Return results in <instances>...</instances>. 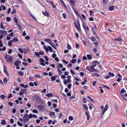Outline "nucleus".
<instances>
[{
	"mask_svg": "<svg viewBox=\"0 0 127 127\" xmlns=\"http://www.w3.org/2000/svg\"><path fill=\"white\" fill-rule=\"evenodd\" d=\"M71 3L70 5L72 6H74L75 5V0H70Z\"/></svg>",
	"mask_w": 127,
	"mask_h": 127,
	"instance_id": "8",
	"label": "nucleus"
},
{
	"mask_svg": "<svg viewBox=\"0 0 127 127\" xmlns=\"http://www.w3.org/2000/svg\"><path fill=\"white\" fill-rule=\"evenodd\" d=\"M108 0H104L103 2L104 3L106 4L108 2Z\"/></svg>",
	"mask_w": 127,
	"mask_h": 127,
	"instance_id": "53",
	"label": "nucleus"
},
{
	"mask_svg": "<svg viewBox=\"0 0 127 127\" xmlns=\"http://www.w3.org/2000/svg\"><path fill=\"white\" fill-rule=\"evenodd\" d=\"M126 91L123 88L121 90V91H120V93H124V92H126Z\"/></svg>",
	"mask_w": 127,
	"mask_h": 127,
	"instance_id": "29",
	"label": "nucleus"
},
{
	"mask_svg": "<svg viewBox=\"0 0 127 127\" xmlns=\"http://www.w3.org/2000/svg\"><path fill=\"white\" fill-rule=\"evenodd\" d=\"M13 40V41H14L15 42H17L18 41V39L15 38H13V40Z\"/></svg>",
	"mask_w": 127,
	"mask_h": 127,
	"instance_id": "61",
	"label": "nucleus"
},
{
	"mask_svg": "<svg viewBox=\"0 0 127 127\" xmlns=\"http://www.w3.org/2000/svg\"><path fill=\"white\" fill-rule=\"evenodd\" d=\"M17 124L19 126H22L23 125L19 122H18L17 123Z\"/></svg>",
	"mask_w": 127,
	"mask_h": 127,
	"instance_id": "64",
	"label": "nucleus"
},
{
	"mask_svg": "<svg viewBox=\"0 0 127 127\" xmlns=\"http://www.w3.org/2000/svg\"><path fill=\"white\" fill-rule=\"evenodd\" d=\"M28 89H23L21 90L19 93V95H23V94H26L27 93Z\"/></svg>",
	"mask_w": 127,
	"mask_h": 127,
	"instance_id": "3",
	"label": "nucleus"
},
{
	"mask_svg": "<svg viewBox=\"0 0 127 127\" xmlns=\"http://www.w3.org/2000/svg\"><path fill=\"white\" fill-rule=\"evenodd\" d=\"M68 119L71 121L73 120V117L72 116H70L68 117Z\"/></svg>",
	"mask_w": 127,
	"mask_h": 127,
	"instance_id": "33",
	"label": "nucleus"
},
{
	"mask_svg": "<svg viewBox=\"0 0 127 127\" xmlns=\"http://www.w3.org/2000/svg\"><path fill=\"white\" fill-rule=\"evenodd\" d=\"M44 41L47 43H49L50 44H51L52 40L50 39L45 38L44 40Z\"/></svg>",
	"mask_w": 127,
	"mask_h": 127,
	"instance_id": "6",
	"label": "nucleus"
},
{
	"mask_svg": "<svg viewBox=\"0 0 127 127\" xmlns=\"http://www.w3.org/2000/svg\"><path fill=\"white\" fill-rule=\"evenodd\" d=\"M88 105L89 106V108L90 110H91L92 109V105L91 104H88Z\"/></svg>",
	"mask_w": 127,
	"mask_h": 127,
	"instance_id": "56",
	"label": "nucleus"
},
{
	"mask_svg": "<svg viewBox=\"0 0 127 127\" xmlns=\"http://www.w3.org/2000/svg\"><path fill=\"white\" fill-rule=\"evenodd\" d=\"M108 107V105L107 104H106L105 105L104 108L103 109V111H106Z\"/></svg>",
	"mask_w": 127,
	"mask_h": 127,
	"instance_id": "20",
	"label": "nucleus"
},
{
	"mask_svg": "<svg viewBox=\"0 0 127 127\" xmlns=\"http://www.w3.org/2000/svg\"><path fill=\"white\" fill-rule=\"evenodd\" d=\"M63 17L64 19H66V15L65 13H63Z\"/></svg>",
	"mask_w": 127,
	"mask_h": 127,
	"instance_id": "59",
	"label": "nucleus"
},
{
	"mask_svg": "<svg viewBox=\"0 0 127 127\" xmlns=\"http://www.w3.org/2000/svg\"><path fill=\"white\" fill-rule=\"evenodd\" d=\"M14 64L16 66H18L19 65V62L17 61H16L15 62Z\"/></svg>",
	"mask_w": 127,
	"mask_h": 127,
	"instance_id": "21",
	"label": "nucleus"
},
{
	"mask_svg": "<svg viewBox=\"0 0 127 127\" xmlns=\"http://www.w3.org/2000/svg\"><path fill=\"white\" fill-rule=\"evenodd\" d=\"M42 12L44 15L47 16H49V14L46 11H45V12H44L43 11H42Z\"/></svg>",
	"mask_w": 127,
	"mask_h": 127,
	"instance_id": "9",
	"label": "nucleus"
},
{
	"mask_svg": "<svg viewBox=\"0 0 127 127\" xmlns=\"http://www.w3.org/2000/svg\"><path fill=\"white\" fill-rule=\"evenodd\" d=\"M18 51L21 53H23L24 52L23 50L21 48H19Z\"/></svg>",
	"mask_w": 127,
	"mask_h": 127,
	"instance_id": "35",
	"label": "nucleus"
},
{
	"mask_svg": "<svg viewBox=\"0 0 127 127\" xmlns=\"http://www.w3.org/2000/svg\"><path fill=\"white\" fill-rule=\"evenodd\" d=\"M38 108L40 110L42 111L44 109V107L43 105H39L38 106Z\"/></svg>",
	"mask_w": 127,
	"mask_h": 127,
	"instance_id": "5",
	"label": "nucleus"
},
{
	"mask_svg": "<svg viewBox=\"0 0 127 127\" xmlns=\"http://www.w3.org/2000/svg\"><path fill=\"white\" fill-rule=\"evenodd\" d=\"M9 36H10V34H9L7 36V37H6V38L8 40H10V37Z\"/></svg>",
	"mask_w": 127,
	"mask_h": 127,
	"instance_id": "43",
	"label": "nucleus"
},
{
	"mask_svg": "<svg viewBox=\"0 0 127 127\" xmlns=\"http://www.w3.org/2000/svg\"><path fill=\"white\" fill-rule=\"evenodd\" d=\"M1 124L2 125H4L6 124V121L4 120H2L1 121Z\"/></svg>",
	"mask_w": 127,
	"mask_h": 127,
	"instance_id": "28",
	"label": "nucleus"
},
{
	"mask_svg": "<svg viewBox=\"0 0 127 127\" xmlns=\"http://www.w3.org/2000/svg\"><path fill=\"white\" fill-rule=\"evenodd\" d=\"M57 69L60 75H61L62 73V71L59 68V67H58Z\"/></svg>",
	"mask_w": 127,
	"mask_h": 127,
	"instance_id": "26",
	"label": "nucleus"
},
{
	"mask_svg": "<svg viewBox=\"0 0 127 127\" xmlns=\"http://www.w3.org/2000/svg\"><path fill=\"white\" fill-rule=\"evenodd\" d=\"M114 6H110L109 8V10L112 11L114 9Z\"/></svg>",
	"mask_w": 127,
	"mask_h": 127,
	"instance_id": "13",
	"label": "nucleus"
},
{
	"mask_svg": "<svg viewBox=\"0 0 127 127\" xmlns=\"http://www.w3.org/2000/svg\"><path fill=\"white\" fill-rule=\"evenodd\" d=\"M43 48L45 49L46 51L47 52L49 51V48L47 47L46 46L44 45L43 46Z\"/></svg>",
	"mask_w": 127,
	"mask_h": 127,
	"instance_id": "12",
	"label": "nucleus"
},
{
	"mask_svg": "<svg viewBox=\"0 0 127 127\" xmlns=\"http://www.w3.org/2000/svg\"><path fill=\"white\" fill-rule=\"evenodd\" d=\"M29 85L31 87H33L34 86V84L32 82H30L29 83Z\"/></svg>",
	"mask_w": 127,
	"mask_h": 127,
	"instance_id": "50",
	"label": "nucleus"
},
{
	"mask_svg": "<svg viewBox=\"0 0 127 127\" xmlns=\"http://www.w3.org/2000/svg\"><path fill=\"white\" fill-rule=\"evenodd\" d=\"M87 57L90 60L91 59H92V57L91 56L89 55L88 54L87 55Z\"/></svg>",
	"mask_w": 127,
	"mask_h": 127,
	"instance_id": "44",
	"label": "nucleus"
},
{
	"mask_svg": "<svg viewBox=\"0 0 127 127\" xmlns=\"http://www.w3.org/2000/svg\"><path fill=\"white\" fill-rule=\"evenodd\" d=\"M114 40L115 41L119 42L121 40V38L120 37H119L118 38H115Z\"/></svg>",
	"mask_w": 127,
	"mask_h": 127,
	"instance_id": "16",
	"label": "nucleus"
},
{
	"mask_svg": "<svg viewBox=\"0 0 127 127\" xmlns=\"http://www.w3.org/2000/svg\"><path fill=\"white\" fill-rule=\"evenodd\" d=\"M47 47H48L49 49V51L50 52H52L53 51V50L52 48L50 46H47Z\"/></svg>",
	"mask_w": 127,
	"mask_h": 127,
	"instance_id": "24",
	"label": "nucleus"
},
{
	"mask_svg": "<svg viewBox=\"0 0 127 127\" xmlns=\"http://www.w3.org/2000/svg\"><path fill=\"white\" fill-rule=\"evenodd\" d=\"M28 114H27L25 115H24L23 118V120L25 123H26L28 122L29 121V118H28L27 117H28Z\"/></svg>",
	"mask_w": 127,
	"mask_h": 127,
	"instance_id": "2",
	"label": "nucleus"
},
{
	"mask_svg": "<svg viewBox=\"0 0 127 127\" xmlns=\"http://www.w3.org/2000/svg\"><path fill=\"white\" fill-rule=\"evenodd\" d=\"M39 61L40 62L43 63L44 62V60L42 58H41L40 59Z\"/></svg>",
	"mask_w": 127,
	"mask_h": 127,
	"instance_id": "62",
	"label": "nucleus"
},
{
	"mask_svg": "<svg viewBox=\"0 0 127 127\" xmlns=\"http://www.w3.org/2000/svg\"><path fill=\"white\" fill-rule=\"evenodd\" d=\"M14 21L16 23H17L18 22V19L16 17H14Z\"/></svg>",
	"mask_w": 127,
	"mask_h": 127,
	"instance_id": "52",
	"label": "nucleus"
},
{
	"mask_svg": "<svg viewBox=\"0 0 127 127\" xmlns=\"http://www.w3.org/2000/svg\"><path fill=\"white\" fill-rule=\"evenodd\" d=\"M96 29H95L94 28H92V30L93 32V34H95L96 32L95 31V30Z\"/></svg>",
	"mask_w": 127,
	"mask_h": 127,
	"instance_id": "22",
	"label": "nucleus"
},
{
	"mask_svg": "<svg viewBox=\"0 0 127 127\" xmlns=\"http://www.w3.org/2000/svg\"><path fill=\"white\" fill-rule=\"evenodd\" d=\"M18 73L21 76H23L24 75V74L21 71H20L19 72H18Z\"/></svg>",
	"mask_w": 127,
	"mask_h": 127,
	"instance_id": "46",
	"label": "nucleus"
},
{
	"mask_svg": "<svg viewBox=\"0 0 127 127\" xmlns=\"http://www.w3.org/2000/svg\"><path fill=\"white\" fill-rule=\"evenodd\" d=\"M76 61V60L75 59H72L71 61V62L72 63L74 64L75 63Z\"/></svg>",
	"mask_w": 127,
	"mask_h": 127,
	"instance_id": "38",
	"label": "nucleus"
},
{
	"mask_svg": "<svg viewBox=\"0 0 127 127\" xmlns=\"http://www.w3.org/2000/svg\"><path fill=\"white\" fill-rule=\"evenodd\" d=\"M84 109L86 110H87L88 109L87 106L86 104H83V105Z\"/></svg>",
	"mask_w": 127,
	"mask_h": 127,
	"instance_id": "17",
	"label": "nucleus"
},
{
	"mask_svg": "<svg viewBox=\"0 0 127 127\" xmlns=\"http://www.w3.org/2000/svg\"><path fill=\"white\" fill-rule=\"evenodd\" d=\"M92 76H96V77H99L100 76L97 73H94V74L92 73Z\"/></svg>",
	"mask_w": 127,
	"mask_h": 127,
	"instance_id": "15",
	"label": "nucleus"
},
{
	"mask_svg": "<svg viewBox=\"0 0 127 127\" xmlns=\"http://www.w3.org/2000/svg\"><path fill=\"white\" fill-rule=\"evenodd\" d=\"M5 97V96L4 95H1L0 96V98L3 99H4Z\"/></svg>",
	"mask_w": 127,
	"mask_h": 127,
	"instance_id": "39",
	"label": "nucleus"
},
{
	"mask_svg": "<svg viewBox=\"0 0 127 127\" xmlns=\"http://www.w3.org/2000/svg\"><path fill=\"white\" fill-rule=\"evenodd\" d=\"M86 69L87 70L89 71L90 72H93V71L91 69L90 67L89 66H87L86 67Z\"/></svg>",
	"mask_w": 127,
	"mask_h": 127,
	"instance_id": "14",
	"label": "nucleus"
},
{
	"mask_svg": "<svg viewBox=\"0 0 127 127\" xmlns=\"http://www.w3.org/2000/svg\"><path fill=\"white\" fill-rule=\"evenodd\" d=\"M50 45L52 46L55 49H57V48L56 47V46H55V45H54V44L53 43H51V44H50Z\"/></svg>",
	"mask_w": 127,
	"mask_h": 127,
	"instance_id": "18",
	"label": "nucleus"
},
{
	"mask_svg": "<svg viewBox=\"0 0 127 127\" xmlns=\"http://www.w3.org/2000/svg\"><path fill=\"white\" fill-rule=\"evenodd\" d=\"M32 112L33 113H38V111L35 109H34L32 110Z\"/></svg>",
	"mask_w": 127,
	"mask_h": 127,
	"instance_id": "37",
	"label": "nucleus"
},
{
	"mask_svg": "<svg viewBox=\"0 0 127 127\" xmlns=\"http://www.w3.org/2000/svg\"><path fill=\"white\" fill-rule=\"evenodd\" d=\"M35 55L37 56L38 57H39L40 56L38 52H35Z\"/></svg>",
	"mask_w": 127,
	"mask_h": 127,
	"instance_id": "57",
	"label": "nucleus"
},
{
	"mask_svg": "<svg viewBox=\"0 0 127 127\" xmlns=\"http://www.w3.org/2000/svg\"><path fill=\"white\" fill-rule=\"evenodd\" d=\"M52 56L53 58H55L56 57V55L55 54H53Z\"/></svg>",
	"mask_w": 127,
	"mask_h": 127,
	"instance_id": "47",
	"label": "nucleus"
},
{
	"mask_svg": "<svg viewBox=\"0 0 127 127\" xmlns=\"http://www.w3.org/2000/svg\"><path fill=\"white\" fill-rule=\"evenodd\" d=\"M114 109L117 112L118 110V106L117 105H115L114 106Z\"/></svg>",
	"mask_w": 127,
	"mask_h": 127,
	"instance_id": "25",
	"label": "nucleus"
},
{
	"mask_svg": "<svg viewBox=\"0 0 127 127\" xmlns=\"http://www.w3.org/2000/svg\"><path fill=\"white\" fill-rule=\"evenodd\" d=\"M82 41L83 43L85 46H86L87 45V43L85 41L83 40Z\"/></svg>",
	"mask_w": 127,
	"mask_h": 127,
	"instance_id": "63",
	"label": "nucleus"
},
{
	"mask_svg": "<svg viewBox=\"0 0 127 127\" xmlns=\"http://www.w3.org/2000/svg\"><path fill=\"white\" fill-rule=\"evenodd\" d=\"M35 76L38 78H40L41 77V76L37 74H35Z\"/></svg>",
	"mask_w": 127,
	"mask_h": 127,
	"instance_id": "48",
	"label": "nucleus"
},
{
	"mask_svg": "<svg viewBox=\"0 0 127 127\" xmlns=\"http://www.w3.org/2000/svg\"><path fill=\"white\" fill-rule=\"evenodd\" d=\"M5 58L6 61L9 63H11L12 60V56H10L9 55H6L5 56Z\"/></svg>",
	"mask_w": 127,
	"mask_h": 127,
	"instance_id": "1",
	"label": "nucleus"
},
{
	"mask_svg": "<svg viewBox=\"0 0 127 127\" xmlns=\"http://www.w3.org/2000/svg\"><path fill=\"white\" fill-rule=\"evenodd\" d=\"M30 38V37L29 36H28V35H27L25 37V39L27 40H28V39H29Z\"/></svg>",
	"mask_w": 127,
	"mask_h": 127,
	"instance_id": "58",
	"label": "nucleus"
},
{
	"mask_svg": "<svg viewBox=\"0 0 127 127\" xmlns=\"http://www.w3.org/2000/svg\"><path fill=\"white\" fill-rule=\"evenodd\" d=\"M94 67L91 66H90L91 69V70L92 71H93V70L94 71H97L96 70V69H95L94 68Z\"/></svg>",
	"mask_w": 127,
	"mask_h": 127,
	"instance_id": "30",
	"label": "nucleus"
},
{
	"mask_svg": "<svg viewBox=\"0 0 127 127\" xmlns=\"http://www.w3.org/2000/svg\"><path fill=\"white\" fill-rule=\"evenodd\" d=\"M90 39L92 41H95L96 40V39L94 37H92Z\"/></svg>",
	"mask_w": 127,
	"mask_h": 127,
	"instance_id": "36",
	"label": "nucleus"
},
{
	"mask_svg": "<svg viewBox=\"0 0 127 127\" xmlns=\"http://www.w3.org/2000/svg\"><path fill=\"white\" fill-rule=\"evenodd\" d=\"M13 42V40H11L9 41L8 42V45L10 46L12 45V43Z\"/></svg>",
	"mask_w": 127,
	"mask_h": 127,
	"instance_id": "11",
	"label": "nucleus"
},
{
	"mask_svg": "<svg viewBox=\"0 0 127 127\" xmlns=\"http://www.w3.org/2000/svg\"><path fill=\"white\" fill-rule=\"evenodd\" d=\"M0 27L2 30H4L5 29V28L2 26V23H1V24L0 25Z\"/></svg>",
	"mask_w": 127,
	"mask_h": 127,
	"instance_id": "54",
	"label": "nucleus"
},
{
	"mask_svg": "<svg viewBox=\"0 0 127 127\" xmlns=\"http://www.w3.org/2000/svg\"><path fill=\"white\" fill-rule=\"evenodd\" d=\"M46 96L48 97H50L51 96H52V95L51 93L48 94L46 95Z\"/></svg>",
	"mask_w": 127,
	"mask_h": 127,
	"instance_id": "31",
	"label": "nucleus"
},
{
	"mask_svg": "<svg viewBox=\"0 0 127 127\" xmlns=\"http://www.w3.org/2000/svg\"><path fill=\"white\" fill-rule=\"evenodd\" d=\"M29 14L31 17L33 19H34L35 20H36V19L35 17L30 12H29Z\"/></svg>",
	"mask_w": 127,
	"mask_h": 127,
	"instance_id": "23",
	"label": "nucleus"
},
{
	"mask_svg": "<svg viewBox=\"0 0 127 127\" xmlns=\"http://www.w3.org/2000/svg\"><path fill=\"white\" fill-rule=\"evenodd\" d=\"M71 86H72V85L71 84H68V85L67 88L69 89H70L71 87Z\"/></svg>",
	"mask_w": 127,
	"mask_h": 127,
	"instance_id": "51",
	"label": "nucleus"
},
{
	"mask_svg": "<svg viewBox=\"0 0 127 127\" xmlns=\"http://www.w3.org/2000/svg\"><path fill=\"white\" fill-rule=\"evenodd\" d=\"M3 81L4 83L6 84L7 81V79L6 78H5L3 79Z\"/></svg>",
	"mask_w": 127,
	"mask_h": 127,
	"instance_id": "27",
	"label": "nucleus"
},
{
	"mask_svg": "<svg viewBox=\"0 0 127 127\" xmlns=\"http://www.w3.org/2000/svg\"><path fill=\"white\" fill-rule=\"evenodd\" d=\"M0 33L1 34H7V32L6 31H3L2 30H0Z\"/></svg>",
	"mask_w": 127,
	"mask_h": 127,
	"instance_id": "10",
	"label": "nucleus"
},
{
	"mask_svg": "<svg viewBox=\"0 0 127 127\" xmlns=\"http://www.w3.org/2000/svg\"><path fill=\"white\" fill-rule=\"evenodd\" d=\"M58 67L59 66L60 68L62 67H63V65L62 64L58 63Z\"/></svg>",
	"mask_w": 127,
	"mask_h": 127,
	"instance_id": "32",
	"label": "nucleus"
},
{
	"mask_svg": "<svg viewBox=\"0 0 127 127\" xmlns=\"http://www.w3.org/2000/svg\"><path fill=\"white\" fill-rule=\"evenodd\" d=\"M3 70H4V72L5 75L8 76V73L6 70V66L4 65L3 66Z\"/></svg>",
	"mask_w": 127,
	"mask_h": 127,
	"instance_id": "4",
	"label": "nucleus"
},
{
	"mask_svg": "<svg viewBox=\"0 0 127 127\" xmlns=\"http://www.w3.org/2000/svg\"><path fill=\"white\" fill-rule=\"evenodd\" d=\"M83 101L84 103H86L87 102L86 99L85 97H83Z\"/></svg>",
	"mask_w": 127,
	"mask_h": 127,
	"instance_id": "34",
	"label": "nucleus"
},
{
	"mask_svg": "<svg viewBox=\"0 0 127 127\" xmlns=\"http://www.w3.org/2000/svg\"><path fill=\"white\" fill-rule=\"evenodd\" d=\"M111 76L113 77L114 76V74L113 73H111L110 72H109L108 73Z\"/></svg>",
	"mask_w": 127,
	"mask_h": 127,
	"instance_id": "45",
	"label": "nucleus"
},
{
	"mask_svg": "<svg viewBox=\"0 0 127 127\" xmlns=\"http://www.w3.org/2000/svg\"><path fill=\"white\" fill-rule=\"evenodd\" d=\"M11 20V18L10 17H7L6 18V20H7V22H9V21Z\"/></svg>",
	"mask_w": 127,
	"mask_h": 127,
	"instance_id": "55",
	"label": "nucleus"
},
{
	"mask_svg": "<svg viewBox=\"0 0 127 127\" xmlns=\"http://www.w3.org/2000/svg\"><path fill=\"white\" fill-rule=\"evenodd\" d=\"M72 8H73L74 11L76 14V15L78 17H80V15L78 12L77 11V10L75 9L74 8H73V7Z\"/></svg>",
	"mask_w": 127,
	"mask_h": 127,
	"instance_id": "7",
	"label": "nucleus"
},
{
	"mask_svg": "<svg viewBox=\"0 0 127 127\" xmlns=\"http://www.w3.org/2000/svg\"><path fill=\"white\" fill-rule=\"evenodd\" d=\"M57 76H52L51 78V79L52 81H54L56 80V78H57Z\"/></svg>",
	"mask_w": 127,
	"mask_h": 127,
	"instance_id": "19",
	"label": "nucleus"
},
{
	"mask_svg": "<svg viewBox=\"0 0 127 127\" xmlns=\"http://www.w3.org/2000/svg\"><path fill=\"white\" fill-rule=\"evenodd\" d=\"M67 49L68 50H70L71 49V47L70 45L69 44H67Z\"/></svg>",
	"mask_w": 127,
	"mask_h": 127,
	"instance_id": "41",
	"label": "nucleus"
},
{
	"mask_svg": "<svg viewBox=\"0 0 127 127\" xmlns=\"http://www.w3.org/2000/svg\"><path fill=\"white\" fill-rule=\"evenodd\" d=\"M76 29L78 30L79 31H81V28L80 26H77L76 27Z\"/></svg>",
	"mask_w": 127,
	"mask_h": 127,
	"instance_id": "40",
	"label": "nucleus"
},
{
	"mask_svg": "<svg viewBox=\"0 0 127 127\" xmlns=\"http://www.w3.org/2000/svg\"><path fill=\"white\" fill-rule=\"evenodd\" d=\"M55 115V113L54 112H51L50 114V116H54Z\"/></svg>",
	"mask_w": 127,
	"mask_h": 127,
	"instance_id": "49",
	"label": "nucleus"
},
{
	"mask_svg": "<svg viewBox=\"0 0 127 127\" xmlns=\"http://www.w3.org/2000/svg\"><path fill=\"white\" fill-rule=\"evenodd\" d=\"M64 83V84L66 85L67 84V81L65 79H64L63 80Z\"/></svg>",
	"mask_w": 127,
	"mask_h": 127,
	"instance_id": "42",
	"label": "nucleus"
},
{
	"mask_svg": "<svg viewBox=\"0 0 127 127\" xmlns=\"http://www.w3.org/2000/svg\"><path fill=\"white\" fill-rule=\"evenodd\" d=\"M12 94H9L7 98H9L11 97H12Z\"/></svg>",
	"mask_w": 127,
	"mask_h": 127,
	"instance_id": "60",
	"label": "nucleus"
}]
</instances>
